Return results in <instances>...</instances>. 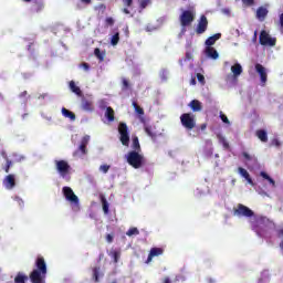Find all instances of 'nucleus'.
<instances>
[{"label":"nucleus","mask_w":283,"mask_h":283,"mask_svg":"<svg viewBox=\"0 0 283 283\" xmlns=\"http://www.w3.org/2000/svg\"><path fill=\"white\" fill-rule=\"evenodd\" d=\"M46 275L48 263H45V258L39 255L35 259V269L30 273V281L31 283H43Z\"/></svg>","instance_id":"1"},{"label":"nucleus","mask_w":283,"mask_h":283,"mask_svg":"<svg viewBox=\"0 0 283 283\" xmlns=\"http://www.w3.org/2000/svg\"><path fill=\"white\" fill-rule=\"evenodd\" d=\"M126 160L134 169H140L145 165V156L136 150H130L126 155Z\"/></svg>","instance_id":"2"},{"label":"nucleus","mask_w":283,"mask_h":283,"mask_svg":"<svg viewBox=\"0 0 283 283\" xmlns=\"http://www.w3.org/2000/svg\"><path fill=\"white\" fill-rule=\"evenodd\" d=\"M54 165L57 174L62 178H65V176H70V171H72V166H70V163H67V160L65 159L55 160Z\"/></svg>","instance_id":"3"},{"label":"nucleus","mask_w":283,"mask_h":283,"mask_svg":"<svg viewBox=\"0 0 283 283\" xmlns=\"http://www.w3.org/2000/svg\"><path fill=\"white\" fill-rule=\"evenodd\" d=\"M233 216H238V218H253L255 212H253L249 207L239 203L237 208L233 209Z\"/></svg>","instance_id":"4"},{"label":"nucleus","mask_w":283,"mask_h":283,"mask_svg":"<svg viewBox=\"0 0 283 283\" xmlns=\"http://www.w3.org/2000/svg\"><path fill=\"white\" fill-rule=\"evenodd\" d=\"M180 122L186 129L191 130L196 127V117L191 113L181 114Z\"/></svg>","instance_id":"5"},{"label":"nucleus","mask_w":283,"mask_h":283,"mask_svg":"<svg viewBox=\"0 0 283 283\" xmlns=\"http://www.w3.org/2000/svg\"><path fill=\"white\" fill-rule=\"evenodd\" d=\"M119 140L124 147H129V129L127 124L120 123L118 125Z\"/></svg>","instance_id":"6"},{"label":"nucleus","mask_w":283,"mask_h":283,"mask_svg":"<svg viewBox=\"0 0 283 283\" xmlns=\"http://www.w3.org/2000/svg\"><path fill=\"white\" fill-rule=\"evenodd\" d=\"M195 19L196 14L191 10H185L179 18L182 28H188V25H191Z\"/></svg>","instance_id":"7"},{"label":"nucleus","mask_w":283,"mask_h":283,"mask_svg":"<svg viewBox=\"0 0 283 283\" xmlns=\"http://www.w3.org/2000/svg\"><path fill=\"white\" fill-rule=\"evenodd\" d=\"M259 43L261 45H268L269 48H273L275 43H277V40L275 38H271L269 32L265 30H262L259 36Z\"/></svg>","instance_id":"8"},{"label":"nucleus","mask_w":283,"mask_h":283,"mask_svg":"<svg viewBox=\"0 0 283 283\" xmlns=\"http://www.w3.org/2000/svg\"><path fill=\"white\" fill-rule=\"evenodd\" d=\"M64 198L71 202L72 205H76L78 207V196L74 193V190H72L70 187L65 186L62 188Z\"/></svg>","instance_id":"9"},{"label":"nucleus","mask_w":283,"mask_h":283,"mask_svg":"<svg viewBox=\"0 0 283 283\" xmlns=\"http://www.w3.org/2000/svg\"><path fill=\"white\" fill-rule=\"evenodd\" d=\"M87 145H90V135H85L82 138L80 147L73 153V156H85L87 154Z\"/></svg>","instance_id":"10"},{"label":"nucleus","mask_w":283,"mask_h":283,"mask_svg":"<svg viewBox=\"0 0 283 283\" xmlns=\"http://www.w3.org/2000/svg\"><path fill=\"white\" fill-rule=\"evenodd\" d=\"M207 28H209V20H207L206 15H201L196 28V33L205 34L207 32Z\"/></svg>","instance_id":"11"},{"label":"nucleus","mask_w":283,"mask_h":283,"mask_svg":"<svg viewBox=\"0 0 283 283\" xmlns=\"http://www.w3.org/2000/svg\"><path fill=\"white\" fill-rule=\"evenodd\" d=\"M2 185L9 190L14 189V187H17V175L14 174L7 175L2 181Z\"/></svg>","instance_id":"12"},{"label":"nucleus","mask_w":283,"mask_h":283,"mask_svg":"<svg viewBox=\"0 0 283 283\" xmlns=\"http://www.w3.org/2000/svg\"><path fill=\"white\" fill-rule=\"evenodd\" d=\"M165 253L163 248H151L146 260V264H149L154 260V258H158Z\"/></svg>","instance_id":"13"},{"label":"nucleus","mask_w":283,"mask_h":283,"mask_svg":"<svg viewBox=\"0 0 283 283\" xmlns=\"http://www.w3.org/2000/svg\"><path fill=\"white\" fill-rule=\"evenodd\" d=\"M255 71L259 73L260 75V78H261V83H266L268 81V74H266V69L260 64V63H256L255 64Z\"/></svg>","instance_id":"14"},{"label":"nucleus","mask_w":283,"mask_h":283,"mask_svg":"<svg viewBox=\"0 0 283 283\" xmlns=\"http://www.w3.org/2000/svg\"><path fill=\"white\" fill-rule=\"evenodd\" d=\"M81 108L84 112H94V102L85 97L82 98Z\"/></svg>","instance_id":"15"},{"label":"nucleus","mask_w":283,"mask_h":283,"mask_svg":"<svg viewBox=\"0 0 283 283\" xmlns=\"http://www.w3.org/2000/svg\"><path fill=\"white\" fill-rule=\"evenodd\" d=\"M45 8V4L43 1H34L31 7V12L39 14V12H43V9Z\"/></svg>","instance_id":"16"},{"label":"nucleus","mask_w":283,"mask_h":283,"mask_svg":"<svg viewBox=\"0 0 283 283\" xmlns=\"http://www.w3.org/2000/svg\"><path fill=\"white\" fill-rule=\"evenodd\" d=\"M238 171H239L240 176H242V178H244L247 180V182L253 187V185H254L253 179L251 178V175H249V171H247V169H244L242 167H239Z\"/></svg>","instance_id":"17"},{"label":"nucleus","mask_w":283,"mask_h":283,"mask_svg":"<svg viewBox=\"0 0 283 283\" xmlns=\"http://www.w3.org/2000/svg\"><path fill=\"white\" fill-rule=\"evenodd\" d=\"M206 56H208L209 59H213L216 61V59H218L220 54H218V51L213 46H207Z\"/></svg>","instance_id":"18"},{"label":"nucleus","mask_w":283,"mask_h":283,"mask_svg":"<svg viewBox=\"0 0 283 283\" xmlns=\"http://www.w3.org/2000/svg\"><path fill=\"white\" fill-rule=\"evenodd\" d=\"M122 3L124 8L122 9V12L124 14H132L128 8H132L134 6V0H122Z\"/></svg>","instance_id":"19"},{"label":"nucleus","mask_w":283,"mask_h":283,"mask_svg":"<svg viewBox=\"0 0 283 283\" xmlns=\"http://www.w3.org/2000/svg\"><path fill=\"white\" fill-rule=\"evenodd\" d=\"M266 14H269V10L264 7H260L256 10V19H259V21H264V19H266Z\"/></svg>","instance_id":"20"},{"label":"nucleus","mask_w":283,"mask_h":283,"mask_svg":"<svg viewBox=\"0 0 283 283\" xmlns=\"http://www.w3.org/2000/svg\"><path fill=\"white\" fill-rule=\"evenodd\" d=\"M189 107L192 109V112H202V103L198 99H192L189 103Z\"/></svg>","instance_id":"21"},{"label":"nucleus","mask_w":283,"mask_h":283,"mask_svg":"<svg viewBox=\"0 0 283 283\" xmlns=\"http://www.w3.org/2000/svg\"><path fill=\"white\" fill-rule=\"evenodd\" d=\"M255 136L261 140V143H269V135L266 134V130L259 129L255 132Z\"/></svg>","instance_id":"22"},{"label":"nucleus","mask_w":283,"mask_h":283,"mask_svg":"<svg viewBox=\"0 0 283 283\" xmlns=\"http://www.w3.org/2000/svg\"><path fill=\"white\" fill-rule=\"evenodd\" d=\"M222 36L221 33H217L212 36H209L207 40H206V45H208V48H211V45H216V41L220 40Z\"/></svg>","instance_id":"23"},{"label":"nucleus","mask_w":283,"mask_h":283,"mask_svg":"<svg viewBox=\"0 0 283 283\" xmlns=\"http://www.w3.org/2000/svg\"><path fill=\"white\" fill-rule=\"evenodd\" d=\"M69 87L73 94H76V96H83V91H81V87L76 86V83L74 81H71L69 83Z\"/></svg>","instance_id":"24"},{"label":"nucleus","mask_w":283,"mask_h":283,"mask_svg":"<svg viewBox=\"0 0 283 283\" xmlns=\"http://www.w3.org/2000/svg\"><path fill=\"white\" fill-rule=\"evenodd\" d=\"M144 129L147 136H149L153 140H156V138H158V133H156V128H153L151 126H145Z\"/></svg>","instance_id":"25"},{"label":"nucleus","mask_w":283,"mask_h":283,"mask_svg":"<svg viewBox=\"0 0 283 283\" xmlns=\"http://www.w3.org/2000/svg\"><path fill=\"white\" fill-rule=\"evenodd\" d=\"M231 72L235 78L242 74V65L240 63H235L231 66Z\"/></svg>","instance_id":"26"},{"label":"nucleus","mask_w":283,"mask_h":283,"mask_svg":"<svg viewBox=\"0 0 283 283\" xmlns=\"http://www.w3.org/2000/svg\"><path fill=\"white\" fill-rule=\"evenodd\" d=\"M105 117L107 118V120L109 123H114V120H115V113H114V108H112V106H108L106 108Z\"/></svg>","instance_id":"27"},{"label":"nucleus","mask_w":283,"mask_h":283,"mask_svg":"<svg viewBox=\"0 0 283 283\" xmlns=\"http://www.w3.org/2000/svg\"><path fill=\"white\" fill-rule=\"evenodd\" d=\"M62 115L64 118H70V120H76V115L65 107H62Z\"/></svg>","instance_id":"28"},{"label":"nucleus","mask_w":283,"mask_h":283,"mask_svg":"<svg viewBox=\"0 0 283 283\" xmlns=\"http://www.w3.org/2000/svg\"><path fill=\"white\" fill-rule=\"evenodd\" d=\"M101 202H102L104 213H109V203L107 202V199L103 195H101Z\"/></svg>","instance_id":"29"},{"label":"nucleus","mask_w":283,"mask_h":283,"mask_svg":"<svg viewBox=\"0 0 283 283\" xmlns=\"http://www.w3.org/2000/svg\"><path fill=\"white\" fill-rule=\"evenodd\" d=\"M132 149H133V151H137V153L142 151L140 142L138 140V137L133 138Z\"/></svg>","instance_id":"30"},{"label":"nucleus","mask_w":283,"mask_h":283,"mask_svg":"<svg viewBox=\"0 0 283 283\" xmlns=\"http://www.w3.org/2000/svg\"><path fill=\"white\" fill-rule=\"evenodd\" d=\"M27 280L28 275H24L23 273L19 272L14 277V283H25Z\"/></svg>","instance_id":"31"},{"label":"nucleus","mask_w":283,"mask_h":283,"mask_svg":"<svg viewBox=\"0 0 283 283\" xmlns=\"http://www.w3.org/2000/svg\"><path fill=\"white\" fill-rule=\"evenodd\" d=\"M126 235H128V238H132V235H140V231L138 228L133 227L126 232Z\"/></svg>","instance_id":"32"},{"label":"nucleus","mask_w":283,"mask_h":283,"mask_svg":"<svg viewBox=\"0 0 283 283\" xmlns=\"http://www.w3.org/2000/svg\"><path fill=\"white\" fill-rule=\"evenodd\" d=\"M94 54L98 61H105V53L101 52V49L96 48Z\"/></svg>","instance_id":"33"},{"label":"nucleus","mask_w":283,"mask_h":283,"mask_svg":"<svg viewBox=\"0 0 283 283\" xmlns=\"http://www.w3.org/2000/svg\"><path fill=\"white\" fill-rule=\"evenodd\" d=\"M133 107H134L135 112H136L137 114H139V116H143V115L145 114V109H143V107H140V106L138 105V103L133 102Z\"/></svg>","instance_id":"34"},{"label":"nucleus","mask_w":283,"mask_h":283,"mask_svg":"<svg viewBox=\"0 0 283 283\" xmlns=\"http://www.w3.org/2000/svg\"><path fill=\"white\" fill-rule=\"evenodd\" d=\"M118 41H120V33H115L111 39L112 45H118Z\"/></svg>","instance_id":"35"},{"label":"nucleus","mask_w":283,"mask_h":283,"mask_svg":"<svg viewBox=\"0 0 283 283\" xmlns=\"http://www.w3.org/2000/svg\"><path fill=\"white\" fill-rule=\"evenodd\" d=\"M130 85H129V80L123 77L122 78V90L125 91V90H129Z\"/></svg>","instance_id":"36"},{"label":"nucleus","mask_w":283,"mask_h":283,"mask_svg":"<svg viewBox=\"0 0 283 283\" xmlns=\"http://www.w3.org/2000/svg\"><path fill=\"white\" fill-rule=\"evenodd\" d=\"M99 273H101V268H94L93 269V280H95V282H98Z\"/></svg>","instance_id":"37"},{"label":"nucleus","mask_w":283,"mask_h":283,"mask_svg":"<svg viewBox=\"0 0 283 283\" xmlns=\"http://www.w3.org/2000/svg\"><path fill=\"white\" fill-rule=\"evenodd\" d=\"M149 6V0H140L139 1V8L140 10H145Z\"/></svg>","instance_id":"38"},{"label":"nucleus","mask_w":283,"mask_h":283,"mask_svg":"<svg viewBox=\"0 0 283 283\" xmlns=\"http://www.w3.org/2000/svg\"><path fill=\"white\" fill-rule=\"evenodd\" d=\"M10 167H12V160L7 159V164L4 166L6 174H10Z\"/></svg>","instance_id":"39"},{"label":"nucleus","mask_w":283,"mask_h":283,"mask_svg":"<svg viewBox=\"0 0 283 283\" xmlns=\"http://www.w3.org/2000/svg\"><path fill=\"white\" fill-rule=\"evenodd\" d=\"M197 81H199L201 85H205V75H202V73H197Z\"/></svg>","instance_id":"40"},{"label":"nucleus","mask_w":283,"mask_h":283,"mask_svg":"<svg viewBox=\"0 0 283 283\" xmlns=\"http://www.w3.org/2000/svg\"><path fill=\"white\" fill-rule=\"evenodd\" d=\"M99 109H107V102L105 99H101L98 103Z\"/></svg>","instance_id":"41"},{"label":"nucleus","mask_w":283,"mask_h":283,"mask_svg":"<svg viewBox=\"0 0 283 283\" xmlns=\"http://www.w3.org/2000/svg\"><path fill=\"white\" fill-rule=\"evenodd\" d=\"M220 143L223 145V148L230 149L229 142H227V139L224 137L220 138Z\"/></svg>","instance_id":"42"},{"label":"nucleus","mask_w":283,"mask_h":283,"mask_svg":"<svg viewBox=\"0 0 283 283\" xmlns=\"http://www.w3.org/2000/svg\"><path fill=\"white\" fill-rule=\"evenodd\" d=\"M220 118L223 123H226L227 125H229V117H227V115H224L222 112H220Z\"/></svg>","instance_id":"43"},{"label":"nucleus","mask_w":283,"mask_h":283,"mask_svg":"<svg viewBox=\"0 0 283 283\" xmlns=\"http://www.w3.org/2000/svg\"><path fill=\"white\" fill-rule=\"evenodd\" d=\"M99 171H102L103 174H107V171H109V165H102L99 167Z\"/></svg>","instance_id":"44"},{"label":"nucleus","mask_w":283,"mask_h":283,"mask_svg":"<svg viewBox=\"0 0 283 283\" xmlns=\"http://www.w3.org/2000/svg\"><path fill=\"white\" fill-rule=\"evenodd\" d=\"M14 200L21 208L24 207L25 202L23 201V199H21L20 197H15Z\"/></svg>","instance_id":"45"},{"label":"nucleus","mask_w":283,"mask_h":283,"mask_svg":"<svg viewBox=\"0 0 283 283\" xmlns=\"http://www.w3.org/2000/svg\"><path fill=\"white\" fill-rule=\"evenodd\" d=\"M113 258H114V262H115V264L116 263H118V260H119V258H120V252H113Z\"/></svg>","instance_id":"46"},{"label":"nucleus","mask_w":283,"mask_h":283,"mask_svg":"<svg viewBox=\"0 0 283 283\" xmlns=\"http://www.w3.org/2000/svg\"><path fill=\"white\" fill-rule=\"evenodd\" d=\"M242 2L244 3V6H254L255 4V0H242Z\"/></svg>","instance_id":"47"},{"label":"nucleus","mask_w":283,"mask_h":283,"mask_svg":"<svg viewBox=\"0 0 283 283\" xmlns=\"http://www.w3.org/2000/svg\"><path fill=\"white\" fill-rule=\"evenodd\" d=\"M106 242H108V244H112V242H114V235L106 234Z\"/></svg>","instance_id":"48"},{"label":"nucleus","mask_w":283,"mask_h":283,"mask_svg":"<svg viewBox=\"0 0 283 283\" xmlns=\"http://www.w3.org/2000/svg\"><path fill=\"white\" fill-rule=\"evenodd\" d=\"M105 23L106 25H114V18H106Z\"/></svg>","instance_id":"49"},{"label":"nucleus","mask_w":283,"mask_h":283,"mask_svg":"<svg viewBox=\"0 0 283 283\" xmlns=\"http://www.w3.org/2000/svg\"><path fill=\"white\" fill-rule=\"evenodd\" d=\"M81 67H83V70H85V72H88V71H90V64L86 63V62H83V63L81 64Z\"/></svg>","instance_id":"50"},{"label":"nucleus","mask_w":283,"mask_h":283,"mask_svg":"<svg viewBox=\"0 0 283 283\" xmlns=\"http://www.w3.org/2000/svg\"><path fill=\"white\" fill-rule=\"evenodd\" d=\"M261 177L264 178V180H269L271 178V176L264 171H261Z\"/></svg>","instance_id":"51"},{"label":"nucleus","mask_w":283,"mask_h":283,"mask_svg":"<svg viewBox=\"0 0 283 283\" xmlns=\"http://www.w3.org/2000/svg\"><path fill=\"white\" fill-rule=\"evenodd\" d=\"M281 32H283V13L280 14Z\"/></svg>","instance_id":"52"},{"label":"nucleus","mask_w":283,"mask_h":283,"mask_svg":"<svg viewBox=\"0 0 283 283\" xmlns=\"http://www.w3.org/2000/svg\"><path fill=\"white\" fill-rule=\"evenodd\" d=\"M243 158H245V160H251V155H249V153H243Z\"/></svg>","instance_id":"53"},{"label":"nucleus","mask_w":283,"mask_h":283,"mask_svg":"<svg viewBox=\"0 0 283 283\" xmlns=\"http://www.w3.org/2000/svg\"><path fill=\"white\" fill-rule=\"evenodd\" d=\"M268 181L270 182V185H272V187H275V180H273V178H269Z\"/></svg>","instance_id":"54"},{"label":"nucleus","mask_w":283,"mask_h":283,"mask_svg":"<svg viewBox=\"0 0 283 283\" xmlns=\"http://www.w3.org/2000/svg\"><path fill=\"white\" fill-rule=\"evenodd\" d=\"M24 96H28V91H23L20 93V98H24Z\"/></svg>","instance_id":"55"},{"label":"nucleus","mask_w":283,"mask_h":283,"mask_svg":"<svg viewBox=\"0 0 283 283\" xmlns=\"http://www.w3.org/2000/svg\"><path fill=\"white\" fill-rule=\"evenodd\" d=\"M82 3H86V6H90V3H92V0H81Z\"/></svg>","instance_id":"56"},{"label":"nucleus","mask_w":283,"mask_h":283,"mask_svg":"<svg viewBox=\"0 0 283 283\" xmlns=\"http://www.w3.org/2000/svg\"><path fill=\"white\" fill-rule=\"evenodd\" d=\"M164 283H171V280L169 279V276H166V277L164 279Z\"/></svg>","instance_id":"57"},{"label":"nucleus","mask_w":283,"mask_h":283,"mask_svg":"<svg viewBox=\"0 0 283 283\" xmlns=\"http://www.w3.org/2000/svg\"><path fill=\"white\" fill-rule=\"evenodd\" d=\"M200 129L205 132V129H207V124H201Z\"/></svg>","instance_id":"58"},{"label":"nucleus","mask_w":283,"mask_h":283,"mask_svg":"<svg viewBox=\"0 0 283 283\" xmlns=\"http://www.w3.org/2000/svg\"><path fill=\"white\" fill-rule=\"evenodd\" d=\"M253 41H254V43H255V41H258V31L254 32Z\"/></svg>","instance_id":"59"},{"label":"nucleus","mask_w":283,"mask_h":283,"mask_svg":"<svg viewBox=\"0 0 283 283\" xmlns=\"http://www.w3.org/2000/svg\"><path fill=\"white\" fill-rule=\"evenodd\" d=\"M190 85H196V77H192V78H191Z\"/></svg>","instance_id":"60"},{"label":"nucleus","mask_w":283,"mask_h":283,"mask_svg":"<svg viewBox=\"0 0 283 283\" xmlns=\"http://www.w3.org/2000/svg\"><path fill=\"white\" fill-rule=\"evenodd\" d=\"M275 146L280 147V142L277 139H275Z\"/></svg>","instance_id":"61"},{"label":"nucleus","mask_w":283,"mask_h":283,"mask_svg":"<svg viewBox=\"0 0 283 283\" xmlns=\"http://www.w3.org/2000/svg\"><path fill=\"white\" fill-rule=\"evenodd\" d=\"M24 3H30L32 0H22Z\"/></svg>","instance_id":"62"},{"label":"nucleus","mask_w":283,"mask_h":283,"mask_svg":"<svg viewBox=\"0 0 283 283\" xmlns=\"http://www.w3.org/2000/svg\"><path fill=\"white\" fill-rule=\"evenodd\" d=\"M25 116H28V113L23 114V115H22V118H25Z\"/></svg>","instance_id":"63"}]
</instances>
